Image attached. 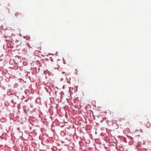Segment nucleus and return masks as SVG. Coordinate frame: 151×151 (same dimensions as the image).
<instances>
[{"label": "nucleus", "instance_id": "f257e3e1", "mask_svg": "<svg viewBox=\"0 0 151 151\" xmlns=\"http://www.w3.org/2000/svg\"><path fill=\"white\" fill-rule=\"evenodd\" d=\"M20 13L18 12H17L16 13H15V18H17L18 17V15H19V14Z\"/></svg>", "mask_w": 151, "mask_h": 151}, {"label": "nucleus", "instance_id": "f03ea898", "mask_svg": "<svg viewBox=\"0 0 151 151\" xmlns=\"http://www.w3.org/2000/svg\"><path fill=\"white\" fill-rule=\"evenodd\" d=\"M102 121H103V120H102L101 121V122H102Z\"/></svg>", "mask_w": 151, "mask_h": 151}, {"label": "nucleus", "instance_id": "7ed1b4c3", "mask_svg": "<svg viewBox=\"0 0 151 151\" xmlns=\"http://www.w3.org/2000/svg\"><path fill=\"white\" fill-rule=\"evenodd\" d=\"M64 73H65L64 72H62V73L64 74Z\"/></svg>", "mask_w": 151, "mask_h": 151}]
</instances>
